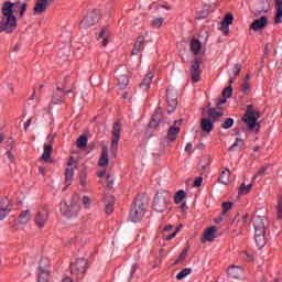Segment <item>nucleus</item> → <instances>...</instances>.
<instances>
[{"mask_svg": "<svg viewBox=\"0 0 282 282\" xmlns=\"http://www.w3.org/2000/svg\"><path fill=\"white\" fill-rule=\"evenodd\" d=\"M28 10V3L15 1H7L2 4V21L0 23V32H7V34H12L17 28V17L14 12H19L20 17H23Z\"/></svg>", "mask_w": 282, "mask_h": 282, "instance_id": "obj_1", "label": "nucleus"}, {"mask_svg": "<svg viewBox=\"0 0 282 282\" xmlns=\"http://www.w3.org/2000/svg\"><path fill=\"white\" fill-rule=\"evenodd\" d=\"M253 228L254 241L258 248H263L265 246V229L268 228V218L263 216H254Z\"/></svg>", "mask_w": 282, "mask_h": 282, "instance_id": "obj_2", "label": "nucleus"}, {"mask_svg": "<svg viewBox=\"0 0 282 282\" xmlns=\"http://www.w3.org/2000/svg\"><path fill=\"white\" fill-rule=\"evenodd\" d=\"M261 113L254 110L252 105L247 106V112L242 117V122L247 124L249 131H259L260 124L257 122Z\"/></svg>", "mask_w": 282, "mask_h": 282, "instance_id": "obj_3", "label": "nucleus"}, {"mask_svg": "<svg viewBox=\"0 0 282 282\" xmlns=\"http://www.w3.org/2000/svg\"><path fill=\"white\" fill-rule=\"evenodd\" d=\"M147 202H144V199L142 198L135 199L130 209L129 220L132 221V224H138V221H142V217H144Z\"/></svg>", "mask_w": 282, "mask_h": 282, "instance_id": "obj_4", "label": "nucleus"}, {"mask_svg": "<svg viewBox=\"0 0 282 282\" xmlns=\"http://www.w3.org/2000/svg\"><path fill=\"white\" fill-rule=\"evenodd\" d=\"M78 210H80V206L78 205V203H76V200L67 203V200L63 199L59 203V212L63 217H66L67 219L78 217Z\"/></svg>", "mask_w": 282, "mask_h": 282, "instance_id": "obj_5", "label": "nucleus"}, {"mask_svg": "<svg viewBox=\"0 0 282 282\" xmlns=\"http://www.w3.org/2000/svg\"><path fill=\"white\" fill-rule=\"evenodd\" d=\"M171 199V193L158 192L153 200V208L156 213H164L169 208V202Z\"/></svg>", "mask_w": 282, "mask_h": 282, "instance_id": "obj_6", "label": "nucleus"}, {"mask_svg": "<svg viewBox=\"0 0 282 282\" xmlns=\"http://www.w3.org/2000/svg\"><path fill=\"white\" fill-rule=\"evenodd\" d=\"M100 20V10L93 9L87 12L84 19L80 21V29L82 30H89L93 25H96L97 22Z\"/></svg>", "mask_w": 282, "mask_h": 282, "instance_id": "obj_7", "label": "nucleus"}, {"mask_svg": "<svg viewBox=\"0 0 282 282\" xmlns=\"http://www.w3.org/2000/svg\"><path fill=\"white\" fill-rule=\"evenodd\" d=\"M122 126L120 121H117L112 127V139L110 144V155L111 158H118V142H120V131Z\"/></svg>", "mask_w": 282, "mask_h": 282, "instance_id": "obj_8", "label": "nucleus"}, {"mask_svg": "<svg viewBox=\"0 0 282 282\" xmlns=\"http://www.w3.org/2000/svg\"><path fill=\"white\" fill-rule=\"evenodd\" d=\"M87 259H77L76 262L70 265L72 275L77 276L78 279H83V276H85V272H87Z\"/></svg>", "mask_w": 282, "mask_h": 282, "instance_id": "obj_9", "label": "nucleus"}, {"mask_svg": "<svg viewBox=\"0 0 282 282\" xmlns=\"http://www.w3.org/2000/svg\"><path fill=\"white\" fill-rule=\"evenodd\" d=\"M50 281V259L43 258L40 261L37 268V281L36 282H47Z\"/></svg>", "mask_w": 282, "mask_h": 282, "instance_id": "obj_10", "label": "nucleus"}, {"mask_svg": "<svg viewBox=\"0 0 282 282\" xmlns=\"http://www.w3.org/2000/svg\"><path fill=\"white\" fill-rule=\"evenodd\" d=\"M47 219H50V209L42 208L40 209L34 217V223L37 228H45V224H47Z\"/></svg>", "mask_w": 282, "mask_h": 282, "instance_id": "obj_11", "label": "nucleus"}, {"mask_svg": "<svg viewBox=\"0 0 282 282\" xmlns=\"http://www.w3.org/2000/svg\"><path fill=\"white\" fill-rule=\"evenodd\" d=\"M166 96H167V105H169L167 112L173 113V111H175V109L177 108V90L173 88H167Z\"/></svg>", "mask_w": 282, "mask_h": 282, "instance_id": "obj_12", "label": "nucleus"}, {"mask_svg": "<svg viewBox=\"0 0 282 282\" xmlns=\"http://www.w3.org/2000/svg\"><path fill=\"white\" fill-rule=\"evenodd\" d=\"M192 83H199L202 80V68L199 67V61L195 59L191 66Z\"/></svg>", "mask_w": 282, "mask_h": 282, "instance_id": "obj_13", "label": "nucleus"}, {"mask_svg": "<svg viewBox=\"0 0 282 282\" xmlns=\"http://www.w3.org/2000/svg\"><path fill=\"white\" fill-rule=\"evenodd\" d=\"M12 213V203L7 197L0 202V221L6 219Z\"/></svg>", "mask_w": 282, "mask_h": 282, "instance_id": "obj_14", "label": "nucleus"}, {"mask_svg": "<svg viewBox=\"0 0 282 282\" xmlns=\"http://www.w3.org/2000/svg\"><path fill=\"white\" fill-rule=\"evenodd\" d=\"M232 21H235V17L232 15V13H227L225 15V18L223 19V21L220 22V28L219 30L225 34H229L230 32V25H232Z\"/></svg>", "mask_w": 282, "mask_h": 282, "instance_id": "obj_15", "label": "nucleus"}, {"mask_svg": "<svg viewBox=\"0 0 282 282\" xmlns=\"http://www.w3.org/2000/svg\"><path fill=\"white\" fill-rule=\"evenodd\" d=\"M101 202L105 204V210L107 215H111L113 213V206L116 204V198L111 194H106Z\"/></svg>", "mask_w": 282, "mask_h": 282, "instance_id": "obj_16", "label": "nucleus"}, {"mask_svg": "<svg viewBox=\"0 0 282 282\" xmlns=\"http://www.w3.org/2000/svg\"><path fill=\"white\" fill-rule=\"evenodd\" d=\"M144 36L139 35L132 48V56H138V54L144 51Z\"/></svg>", "mask_w": 282, "mask_h": 282, "instance_id": "obj_17", "label": "nucleus"}, {"mask_svg": "<svg viewBox=\"0 0 282 282\" xmlns=\"http://www.w3.org/2000/svg\"><path fill=\"white\" fill-rule=\"evenodd\" d=\"M268 25V17L262 15L260 19H257L253 21L251 24V28L253 29L254 32L259 30H265V26Z\"/></svg>", "mask_w": 282, "mask_h": 282, "instance_id": "obj_18", "label": "nucleus"}, {"mask_svg": "<svg viewBox=\"0 0 282 282\" xmlns=\"http://www.w3.org/2000/svg\"><path fill=\"white\" fill-rule=\"evenodd\" d=\"M52 102L53 105H63V102H65V93L61 87H57L56 91L54 93Z\"/></svg>", "mask_w": 282, "mask_h": 282, "instance_id": "obj_19", "label": "nucleus"}, {"mask_svg": "<svg viewBox=\"0 0 282 282\" xmlns=\"http://www.w3.org/2000/svg\"><path fill=\"white\" fill-rule=\"evenodd\" d=\"M50 3H52V0H37L34 7V12L42 14V12L47 10V6H50Z\"/></svg>", "mask_w": 282, "mask_h": 282, "instance_id": "obj_20", "label": "nucleus"}, {"mask_svg": "<svg viewBox=\"0 0 282 282\" xmlns=\"http://www.w3.org/2000/svg\"><path fill=\"white\" fill-rule=\"evenodd\" d=\"M227 274L231 276V279H241L243 268L232 265L228 269Z\"/></svg>", "mask_w": 282, "mask_h": 282, "instance_id": "obj_21", "label": "nucleus"}, {"mask_svg": "<svg viewBox=\"0 0 282 282\" xmlns=\"http://www.w3.org/2000/svg\"><path fill=\"white\" fill-rule=\"evenodd\" d=\"M52 151H54V148L52 147V144L45 143L41 160L43 162H52Z\"/></svg>", "mask_w": 282, "mask_h": 282, "instance_id": "obj_22", "label": "nucleus"}, {"mask_svg": "<svg viewBox=\"0 0 282 282\" xmlns=\"http://www.w3.org/2000/svg\"><path fill=\"white\" fill-rule=\"evenodd\" d=\"M155 75L153 74V72H149L143 82L140 84V88L143 90V91H149L150 87H151V80H153V77Z\"/></svg>", "mask_w": 282, "mask_h": 282, "instance_id": "obj_23", "label": "nucleus"}, {"mask_svg": "<svg viewBox=\"0 0 282 282\" xmlns=\"http://www.w3.org/2000/svg\"><path fill=\"white\" fill-rule=\"evenodd\" d=\"M200 128L204 133H210L214 129L213 121L209 118H203L200 120Z\"/></svg>", "mask_w": 282, "mask_h": 282, "instance_id": "obj_24", "label": "nucleus"}, {"mask_svg": "<svg viewBox=\"0 0 282 282\" xmlns=\"http://www.w3.org/2000/svg\"><path fill=\"white\" fill-rule=\"evenodd\" d=\"M107 164H109V150L107 149V147L104 145L102 150H101V156L99 158L98 165L107 166Z\"/></svg>", "mask_w": 282, "mask_h": 282, "instance_id": "obj_25", "label": "nucleus"}, {"mask_svg": "<svg viewBox=\"0 0 282 282\" xmlns=\"http://www.w3.org/2000/svg\"><path fill=\"white\" fill-rule=\"evenodd\" d=\"M207 113L210 118V120H213V122H217V120H219V118H221V116H224L223 111H217L215 110V108H209L207 107Z\"/></svg>", "mask_w": 282, "mask_h": 282, "instance_id": "obj_26", "label": "nucleus"}, {"mask_svg": "<svg viewBox=\"0 0 282 282\" xmlns=\"http://www.w3.org/2000/svg\"><path fill=\"white\" fill-rule=\"evenodd\" d=\"M178 134H180L178 127H170L167 131V140H170L171 142H175V140H177Z\"/></svg>", "mask_w": 282, "mask_h": 282, "instance_id": "obj_27", "label": "nucleus"}, {"mask_svg": "<svg viewBox=\"0 0 282 282\" xmlns=\"http://www.w3.org/2000/svg\"><path fill=\"white\" fill-rule=\"evenodd\" d=\"M218 182L225 186L228 185V182H230V171L223 170L220 176L218 177Z\"/></svg>", "mask_w": 282, "mask_h": 282, "instance_id": "obj_28", "label": "nucleus"}, {"mask_svg": "<svg viewBox=\"0 0 282 282\" xmlns=\"http://www.w3.org/2000/svg\"><path fill=\"white\" fill-rule=\"evenodd\" d=\"M117 80L120 89H127V85H129V77L127 75H117Z\"/></svg>", "mask_w": 282, "mask_h": 282, "instance_id": "obj_29", "label": "nucleus"}, {"mask_svg": "<svg viewBox=\"0 0 282 282\" xmlns=\"http://www.w3.org/2000/svg\"><path fill=\"white\" fill-rule=\"evenodd\" d=\"M74 180V167H67L65 171V186H72Z\"/></svg>", "mask_w": 282, "mask_h": 282, "instance_id": "obj_30", "label": "nucleus"}, {"mask_svg": "<svg viewBox=\"0 0 282 282\" xmlns=\"http://www.w3.org/2000/svg\"><path fill=\"white\" fill-rule=\"evenodd\" d=\"M98 39H101L104 47H107L109 43V30L107 28H104L99 33Z\"/></svg>", "mask_w": 282, "mask_h": 282, "instance_id": "obj_31", "label": "nucleus"}, {"mask_svg": "<svg viewBox=\"0 0 282 282\" xmlns=\"http://www.w3.org/2000/svg\"><path fill=\"white\" fill-rule=\"evenodd\" d=\"M215 232H217V227H210L204 232V239L206 241H213L215 239Z\"/></svg>", "mask_w": 282, "mask_h": 282, "instance_id": "obj_32", "label": "nucleus"}, {"mask_svg": "<svg viewBox=\"0 0 282 282\" xmlns=\"http://www.w3.org/2000/svg\"><path fill=\"white\" fill-rule=\"evenodd\" d=\"M191 50L193 52V54H195V56H197V54H199V52H202V43L198 40H192L191 43Z\"/></svg>", "mask_w": 282, "mask_h": 282, "instance_id": "obj_33", "label": "nucleus"}, {"mask_svg": "<svg viewBox=\"0 0 282 282\" xmlns=\"http://www.w3.org/2000/svg\"><path fill=\"white\" fill-rule=\"evenodd\" d=\"M31 217H32V214L30 213V210L26 209V210H24L20 214L19 223L20 224H28V221H30Z\"/></svg>", "mask_w": 282, "mask_h": 282, "instance_id": "obj_34", "label": "nucleus"}, {"mask_svg": "<svg viewBox=\"0 0 282 282\" xmlns=\"http://www.w3.org/2000/svg\"><path fill=\"white\" fill-rule=\"evenodd\" d=\"M243 139L237 138L234 144L229 148V151H239V149H243Z\"/></svg>", "mask_w": 282, "mask_h": 282, "instance_id": "obj_35", "label": "nucleus"}, {"mask_svg": "<svg viewBox=\"0 0 282 282\" xmlns=\"http://www.w3.org/2000/svg\"><path fill=\"white\" fill-rule=\"evenodd\" d=\"M79 184L83 188H87V170H82L79 173Z\"/></svg>", "mask_w": 282, "mask_h": 282, "instance_id": "obj_36", "label": "nucleus"}, {"mask_svg": "<svg viewBox=\"0 0 282 282\" xmlns=\"http://www.w3.org/2000/svg\"><path fill=\"white\" fill-rule=\"evenodd\" d=\"M252 191V184L246 185V183H242L238 189L239 195H248Z\"/></svg>", "mask_w": 282, "mask_h": 282, "instance_id": "obj_37", "label": "nucleus"}, {"mask_svg": "<svg viewBox=\"0 0 282 282\" xmlns=\"http://www.w3.org/2000/svg\"><path fill=\"white\" fill-rule=\"evenodd\" d=\"M184 197H186V192H184V189H180L174 195V204H182Z\"/></svg>", "mask_w": 282, "mask_h": 282, "instance_id": "obj_38", "label": "nucleus"}, {"mask_svg": "<svg viewBox=\"0 0 282 282\" xmlns=\"http://www.w3.org/2000/svg\"><path fill=\"white\" fill-rule=\"evenodd\" d=\"M191 272H193V269H191V268L183 269L181 272H178L176 274L177 281H182V279H186V276H188V274H191Z\"/></svg>", "mask_w": 282, "mask_h": 282, "instance_id": "obj_39", "label": "nucleus"}, {"mask_svg": "<svg viewBox=\"0 0 282 282\" xmlns=\"http://www.w3.org/2000/svg\"><path fill=\"white\" fill-rule=\"evenodd\" d=\"M87 142H88L87 135L83 134L77 139L76 144L78 149H85V147H87Z\"/></svg>", "mask_w": 282, "mask_h": 282, "instance_id": "obj_40", "label": "nucleus"}, {"mask_svg": "<svg viewBox=\"0 0 282 282\" xmlns=\"http://www.w3.org/2000/svg\"><path fill=\"white\" fill-rule=\"evenodd\" d=\"M241 89H242V91H248L250 89V74L246 75L242 86H241Z\"/></svg>", "mask_w": 282, "mask_h": 282, "instance_id": "obj_41", "label": "nucleus"}, {"mask_svg": "<svg viewBox=\"0 0 282 282\" xmlns=\"http://www.w3.org/2000/svg\"><path fill=\"white\" fill-rule=\"evenodd\" d=\"M268 171V166H262L258 173L253 176L252 182L256 180H259V177H263L265 175V172Z\"/></svg>", "mask_w": 282, "mask_h": 282, "instance_id": "obj_42", "label": "nucleus"}, {"mask_svg": "<svg viewBox=\"0 0 282 282\" xmlns=\"http://www.w3.org/2000/svg\"><path fill=\"white\" fill-rule=\"evenodd\" d=\"M235 124V119L232 118H227L225 122L221 124L223 129H230Z\"/></svg>", "mask_w": 282, "mask_h": 282, "instance_id": "obj_43", "label": "nucleus"}, {"mask_svg": "<svg viewBox=\"0 0 282 282\" xmlns=\"http://www.w3.org/2000/svg\"><path fill=\"white\" fill-rule=\"evenodd\" d=\"M160 123V118H158V115H154L149 123L150 129H155L158 124Z\"/></svg>", "mask_w": 282, "mask_h": 282, "instance_id": "obj_44", "label": "nucleus"}, {"mask_svg": "<svg viewBox=\"0 0 282 282\" xmlns=\"http://www.w3.org/2000/svg\"><path fill=\"white\" fill-rule=\"evenodd\" d=\"M177 232H180V228H176L174 232L172 234H163V237L166 239V241H171V239H175L177 237Z\"/></svg>", "mask_w": 282, "mask_h": 282, "instance_id": "obj_45", "label": "nucleus"}, {"mask_svg": "<svg viewBox=\"0 0 282 282\" xmlns=\"http://www.w3.org/2000/svg\"><path fill=\"white\" fill-rule=\"evenodd\" d=\"M82 204H83L84 208H90L91 207V198H89V196H84L82 198Z\"/></svg>", "mask_w": 282, "mask_h": 282, "instance_id": "obj_46", "label": "nucleus"}, {"mask_svg": "<svg viewBox=\"0 0 282 282\" xmlns=\"http://www.w3.org/2000/svg\"><path fill=\"white\" fill-rule=\"evenodd\" d=\"M224 98H230L232 96V86H228L223 90Z\"/></svg>", "mask_w": 282, "mask_h": 282, "instance_id": "obj_47", "label": "nucleus"}, {"mask_svg": "<svg viewBox=\"0 0 282 282\" xmlns=\"http://www.w3.org/2000/svg\"><path fill=\"white\" fill-rule=\"evenodd\" d=\"M276 13H275V18H274V22L279 25L280 23H282V9H275Z\"/></svg>", "mask_w": 282, "mask_h": 282, "instance_id": "obj_48", "label": "nucleus"}, {"mask_svg": "<svg viewBox=\"0 0 282 282\" xmlns=\"http://www.w3.org/2000/svg\"><path fill=\"white\" fill-rule=\"evenodd\" d=\"M162 23H164V18H156L152 20V25L154 28H162Z\"/></svg>", "mask_w": 282, "mask_h": 282, "instance_id": "obj_49", "label": "nucleus"}, {"mask_svg": "<svg viewBox=\"0 0 282 282\" xmlns=\"http://www.w3.org/2000/svg\"><path fill=\"white\" fill-rule=\"evenodd\" d=\"M232 208V203L231 202H226L223 204V215H226L228 210Z\"/></svg>", "mask_w": 282, "mask_h": 282, "instance_id": "obj_50", "label": "nucleus"}, {"mask_svg": "<svg viewBox=\"0 0 282 282\" xmlns=\"http://www.w3.org/2000/svg\"><path fill=\"white\" fill-rule=\"evenodd\" d=\"M278 219H282V198L278 200Z\"/></svg>", "mask_w": 282, "mask_h": 282, "instance_id": "obj_51", "label": "nucleus"}, {"mask_svg": "<svg viewBox=\"0 0 282 282\" xmlns=\"http://www.w3.org/2000/svg\"><path fill=\"white\" fill-rule=\"evenodd\" d=\"M239 74H241V66H240V64H235V66H234L235 78H237V76H239Z\"/></svg>", "mask_w": 282, "mask_h": 282, "instance_id": "obj_52", "label": "nucleus"}, {"mask_svg": "<svg viewBox=\"0 0 282 282\" xmlns=\"http://www.w3.org/2000/svg\"><path fill=\"white\" fill-rule=\"evenodd\" d=\"M202 182H204V177L202 176L196 177L194 181L195 188H199V186H202Z\"/></svg>", "mask_w": 282, "mask_h": 282, "instance_id": "obj_53", "label": "nucleus"}, {"mask_svg": "<svg viewBox=\"0 0 282 282\" xmlns=\"http://www.w3.org/2000/svg\"><path fill=\"white\" fill-rule=\"evenodd\" d=\"M107 188L111 191V188H113V178L111 177V175H107Z\"/></svg>", "mask_w": 282, "mask_h": 282, "instance_id": "obj_54", "label": "nucleus"}, {"mask_svg": "<svg viewBox=\"0 0 282 282\" xmlns=\"http://www.w3.org/2000/svg\"><path fill=\"white\" fill-rule=\"evenodd\" d=\"M241 258L245 259V261H252V257H250L246 251H242Z\"/></svg>", "mask_w": 282, "mask_h": 282, "instance_id": "obj_55", "label": "nucleus"}, {"mask_svg": "<svg viewBox=\"0 0 282 282\" xmlns=\"http://www.w3.org/2000/svg\"><path fill=\"white\" fill-rule=\"evenodd\" d=\"M173 230V225H166L163 229V235H169Z\"/></svg>", "mask_w": 282, "mask_h": 282, "instance_id": "obj_56", "label": "nucleus"}, {"mask_svg": "<svg viewBox=\"0 0 282 282\" xmlns=\"http://www.w3.org/2000/svg\"><path fill=\"white\" fill-rule=\"evenodd\" d=\"M275 9L282 10V0H273Z\"/></svg>", "mask_w": 282, "mask_h": 282, "instance_id": "obj_57", "label": "nucleus"}, {"mask_svg": "<svg viewBox=\"0 0 282 282\" xmlns=\"http://www.w3.org/2000/svg\"><path fill=\"white\" fill-rule=\"evenodd\" d=\"M192 150H193V143H187L185 147V153H191Z\"/></svg>", "mask_w": 282, "mask_h": 282, "instance_id": "obj_58", "label": "nucleus"}, {"mask_svg": "<svg viewBox=\"0 0 282 282\" xmlns=\"http://www.w3.org/2000/svg\"><path fill=\"white\" fill-rule=\"evenodd\" d=\"M135 270H138V263H134V264L132 265V269H131V271H130L131 276H133V274H135Z\"/></svg>", "mask_w": 282, "mask_h": 282, "instance_id": "obj_59", "label": "nucleus"}, {"mask_svg": "<svg viewBox=\"0 0 282 282\" xmlns=\"http://www.w3.org/2000/svg\"><path fill=\"white\" fill-rule=\"evenodd\" d=\"M7 155H8V159L10 160V162H14V154H12V152L8 151Z\"/></svg>", "mask_w": 282, "mask_h": 282, "instance_id": "obj_60", "label": "nucleus"}, {"mask_svg": "<svg viewBox=\"0 0 282 282\" xmlns=\"http://www.w3.org/2000/svg\"><path fill=\"white\" fill-rule=\"evenodd\" d=\"M30 124H32V119H29V120L25 122L24 131H28V128L30 127Z\"/></svg>", "mask_w": 282, "mask_h": 282, "instance_id": "obj_61", "label": "nucleus"}, {"mask_svg": "<svg viewBox=\"0 0 282 282\" xmlns=\"http://www.w3.org/2000/svg\"><path fill=\"white\" fill-rule=\"evenodd\" d=\"M106 173L107 172H105V171H100L97 173V177H105Z\"/></svg>", "mask_w": 282, "mask_h": 282, "instance_id": "obj_62", "label": "nucleus"}, {"mask_svg": "<svg viewBox=\"0 0 282 282\" xmlns=\"http://www.w3.org/2000/svg\"><path fill=\"white\" fill-rule=\"evenodd\" d=\"M39 173H41V175H45V167L40 166L39 167Z\"/></svg>", "mask_w": 282, "mask_h": 282, "instance_id": "obj_63", "label": "nucleus"}, {"mask_svg": "<svg viewBox=\"0 0 282 282\" xmlns=\"http://www.w3.org/2000/svg\"><path fill=\"white\" fill-rule=\"evenodd\" d=\"M21 50V44H17L14 47H13V52H19Z\"/></svg>", "mask_w": 282, "mask_h": 282, "instance_id": "obj_64", "label": "nucleus"}]
</instances>
